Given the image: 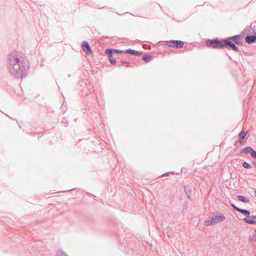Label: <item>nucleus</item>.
Listing matches in <instances>:
<instances>
[{
    "instance_id": "nucleus-15",
    "label": "nucleus",
    "mask_w": 256,
    "mask_h": 256,
    "mask_svg": "<svg viewBox=\"0 0 256 256\" xmlns=\"http://www.w3.org/2000/svg\"><path fill=\"white\" fill-rule=\"evenodd\" d=\"M110 50H112V52L113 54H126L124 52V51H123L122 50H118V49H114L112 48H110Z\"/></svg>"
},
{
    "instance_id": "nucleus-5",
    "label": "nucleus",
    "mask_w": 256,
    "mask_h": 256,
    "mask_svg": "<svg viewBox=\"0 0 256 256\" xmlns=\"http://www.w3.org/2000/svg\"><path fill=\"white\" fill-rule=\"evenodd\" d=\"M166 44L169 47L180 48L184 46V42L180 40H170L166 42Z\"/></svg>"
},
{
    "instance_id": "nucleus-30",
    "label": "nucleus",
    "mask_w": 256,
    "mask_h": 256,
    "mask_svg": "<svg viewBox=\"0 0 256 256\" xmlns=\"http://www.w3.org/2000/svg\"><path fill=\"white\" fill-rule=\"evenodd\" d=\"M168 172L166 173V174H163V176H168Z\"/></svg>"
},
{
    "instance_id": "nucleus-13",
    "label": "nucleus",
    "mask_w": 256,
    "mask_h": 256,
    "mask_svg": "<svg viewBox=\"0 0 256 256\" xmlns=\"http://www.w3.org/2000/svg\"><path fill=\"white\" fill-rule=\"evenodd\" d=\"M152 58L153 57L152 56L148 54H145L142 58V60L146 62H148L152 60Z\"/></svg>"
},
{
    "instance_id": "nucleus-11",
    "label": "nucleus",
    "mask_w": 256,
    "mask_h": 256,
    "mask_svg": "<svg viewBox=\"0 0 256 256\" xmlns=\"http://www.w3.org/2000/svg\"><path fill=\"white\" fill-rule=\"evenodd\" d=\"M236 198L238 200L243 202L246 203L250 202V200L248 198L243 196L238 195L236 196Z\"/></svg>"
},
{
    "instance_id": "nucleus-10",
    "label": "nucleus",
    "mask_w": 256,
    "mask_h": 256,
    "mask_svg": "<svg viewBox=\"0 0 256 256\" xmlns=\"http://www.w3.org/2000/svg\"><path fill=\"white\" fill-rule=\"evenodd\" d=\"M252 149L253 148L250 146H247V147L242 148L240 150V154H242L243 152H245L246 154L250 153L251 154V152H252Z\"/></svg>"
},
{
    "instance_id": "nucleus-16",
    "label": "nucleus",
    "mask_w": 256,
    "mask_h": 256,
    "mask_svg": "<svg viewBox=\"0 0 256 256\" xmlns=\"http://www.w3.org/2000/svg\"><path fill=\"white\" fill-rule=\"evenodd\" d=\"M248 133V131L244 132V130L241 131L240 134H238L239 138L240 140H243L245 138L247 134Z\"/></svg>"
},
{
    "instance_id": "nucleus-22",
    "label": "nucleus",
    "mask_w": 256,
    "mask_h": 256,
    "mask_svg": "<svg viewBox=\"0 0 256 256\" xmlns=\"http://www.w3.org/2000/svg\"><path fill=\"white\" fill-rule=\"evenodd\" d=\"M232 206L236 210L239 212L240 208H238V206H236L234 204L231 203Z\"/></svg>"
},
{
    "instance_id": "nucleus-12",
    "label": "nucleus",
    "mask_w": 256,
    "mask_h": 256,
    "mask_svg": "<svg viewBox=\"0 0 256 256\" xmlns=\"http://www.w3.org/2000/svg\"><path fill=\"white\" fill-rule=\"evenodd\" d=\"M239 212L244 214L246 217H250V211L248 210H246L243 208H240Z\"/></svg>"
},
{
    "instance_id": "nucleus-4",
    "label": "nucleus",
    "mask_w": 256,
    "mask_h": 256,
    "mask_svg": "<svg viewBox=\"0 0 256 256\" xmlns=\"http://www.w3.org/2000/svg\"><path fill=\"white\" fill-rule=\"evenodd\" d=\"M225 216L222 213H218L211 218L210 220H208L206 224H216L218 222L224 220Z\"/></svg>"
},
{
    "instance_id": "nucleus-28",
    "label": "nucleus",
    "mask_w": 256,
    "mask_h": 256,
    "mask_svg": "<svg viewBox=\"0 0 256 256\" xmlns=\"http://www.w3.org/2000/svg\"><path fill=\"white\" fill-rule=\"evenodd\" d=\"M252 164L256 166V160H252Z\"/></svg>"
},
{
    "instance_id": "nucleus-1",
    "label": "nucleus",
    "mask_w": 256,
    "mask_h": 256,
    "mask_svg": "<svg viewBox=\"0 0 256 256\" xmlns=\"http://www.w3.org/2000/svg\"><path fill=\"white\" fill-rule=\"evenodd\" d=\"M7 64L10 73L17 78L22 77L30 68L28 62L24 60L22 53L17 51L8 55Z\"/></svg>"
},
{
    "instance_id": "nucleus-8",
    "label": "nucleus",
    "mask_w": 256,
    "mask_h": 256,
    "mask_svg": "<svg viewBox=\"0 0 256 256\" xmlns=\"http://www.w3.org/2000/svg\"><path fill=\"white\" fill-rule=\"evenodd\" d=\"M245 40L248 44L254 43L256 42V32L252 35H247L245 38Z\"/></svg>"
},
{
    "instance_id": "nucleus-23",
    "label": "nucleus",
    "mask_w": 256,
    "mask_h": 256,
    "mask_svg": "<svg viewBox=\"0 0 256 256\" xmlns=\"http://www.w3.org/2000/svg\"><path fill=\"white\" fill-rule=\"evenodd\" d=\"M122 63L123 64H126V66H130V62H127V61L122 60Z\"/></svg>"
},
{
    "instance_id": "nucleus-25",
    "label": "nucleus",
    "mask_w": 256,
    "mask_h": 256,
    "mask_svg": "<svg viewBox=\"0 0 256 256\" xmlns=\"http://www.w3.org/2000/svg\"><path fill=\"white\" fill-rule=\"evenodd\" d=\"M186 208H187V204H186L185 208H183V210H182L183 213L186 212Z\"/></svg>"
},
{
    "instance_id": "nucleus-18",
    "label": "nucleus",
    "mask_w": 256,
    "mask_h": 256,
    "mask_svg": "<svg viewBox=\"0 0 256 256\" xmlns=\"http://www.w3.org/2000/svg\"><path fill=\"white\" fill-rule=\"evenodd\" d=\"M242 166L244 168L246 169H250L252 168V166L246 162H242Z\"/></svg>"
},
{
    "instance_id": "nucleus-21",
    "label": "nucleus",
    "mask_w": 256,
    "mask_h": 256,
    "mask_svg": "<svg viewBox=\"0 0 256 256\" xmlns=\"http://www.w3.org/2000/svg\"><path fill=\"white\" fill-rule=\"evenodd\" d=\"M250 154L252 158H256V150L252 149Z\"/></svg>"
},
{
    "instance_id": "nucleus-3",
    "label": "nucleus",
    "mask_w": 256,
    "mask_h": 256,
    "mask_svg": "<svg viewBox=\"0 0 256 256\" xmlns=\"http://www.w3.org/2000/svg\"><path fill=\"white\" fill-rule=\"evenodd\" d=\"M226 38L220 39L214 38L212 40L208 39L206 40V45L208 47L213 49H223L225 47L228 46V44L226 42Z\"/></svg>"
},
{
    "instance_id": "nucleus-27",
    "label": "nucleus",
    "mask_w": 256,
    "mask_h": 256,
    "mask_svg": "<svg viewBox=\"0 0 256 256\" xmlns=\"http://www.w3.org/2000/svg\"><path fill=\"white\" fill-rule=\"evenodd\" d=\"M250 218H256V215L250 216Z\"/></svg>"
},
{
    "instance_id": "nucleus-26",
    "label": "nucleus",
    "mask_w": 256,
    "mask_h": 256,
    "mask_svg": "<svg viewBox=\"0 0 256 256\" xmlns=\"http://www.w3.org/2000/svg\"><path fill=\"white\" fill-rule=\"evenodd\" d=\"M122 65H123V64L122 63V60H120V62H119L118 64H117V66H122Z\"/></svg>"
},
{
    "instance_id": "nucleus-6",
    "label": "nucleus",
    "mask_w": 256,
    "mask_h": 256,
    "mask_svg": "<svg viewBox=\"0 0 256 256\" xmlns=\"http://www.w3.org/2000/svg\"><path fill=\"white\" fill-rule=\"evenodd\" d=\"M105 54L108 55V60L112 64H115L116 63V58L113 57V53L112 50L110 48H107L105 50Z\"/></svg>"
},
{
    "instance_id": "nucleus-34",
    "label": "nucleus",
    "mask_w": 256,
    "mask_h": 256,
    "mask_svg": "<svg viewBox=\"0 0 256 256\" xmlns=\"http://www.w3.org/2000/svg\"><path fill=\"white\" fill-rule=\"evenodd\" d=\"M255 192H256V194H255V196H256V191Z\"/></svg>"
},
{
    "instance_id": "nucleus-9",
    "label": "nucleus",
    "mask_w": 256,
    "mask_h": 256,
    "mask_svg": "<svg viewBox=\"0 0 256 256\" xmlns=\"http://www.w3.org/2000/svg\"><path fill=\"white\" fill-rule=\"evenodd\" d=\"M124 52L134 56H140L142 54L141 52L130 48L126 50Z\"/></svg>"
},
{
    "instance_id": "nucleus-32",
    "label": "nucleus",
    "mask_w": 256,
    "mask_h": 256,
    "mask_svg": "<svg viewBox=\"0 0 256 256\" xmlns=\"http://www.w3.org/2000/svg\"><path fill=\"white\" fill-rule=\"evenodd\" d=\"M168 236H171V234H168Z\"/></svg>"
},
{
    "instance_id": "nucleus-19",
    "label": "nucleus",
    "mask_w": 256,
    "mask_h": 256,
    "mask_svg": "<svg viewBox=\"0 0 256 256\" xmlns=\"http://www.w3.org/2000/svg\"><path fill=\"white\" fill-rule=\"evenodd\" d=\"M249 240L250 242L256 241V236L255 233L250 236Z\"/></svg>"
},
{
    "instance_id": "nucleus-31",
    "label": "nucleus",
    "mask_w": 256,
    "mask_h": 256,
    "mask_svg": "<svg viewBox=\"0 0 256 256\" xmlns=\"http://www.w3.org/2000/svg\"><path fill=\"white\" fill-rule=\"evenodd\" d=\"M132 15H133L134 16H138V15H137V14H136H136H132Z\"/></svg>"
},
{
    "instance_id": "nucleus-14",
    "label": "nucleus",
    "mask_w": 256,
    "mask_h": 256,
    "mask_svg": "<svg viewBox=\"0 0 256 256\" xmlns=\"http://www.w3.org/2000/svg\"><path fill=\"white\" fill-rule=\"evenodd\" d=\"M248 217L244 218V220L245 222L247 223L248 224H256V221L255 220L250 219L248 218Z\"/></svg>"
},
{
    "instance_id": "nucleus-20",
    "label": "nucleus",
    "mask_w": 256,
    "mask_h": 256,
    "mask_svg": "<svg viewBox=\"0 0 256 256\" xmlns=\"http://www.w3.org/2000/svg\"><path fill=\"white\" fill-rule=\"evenodd\" d=\"M56 256H68L62 250H59L56 253Z\"/></svg>"
},
{
    "instance_id": "nucleus-2",
    "label": "nucleus",
    "mask_w": 256,
    "mask_h": 256,
    "mask_svg": "<svg viewBox=\"0 0 256 256\" xmlns=\"http://www.w3.org/2000/svg\"><path fill=\"white\" fill-rule=\"evenodd\" d=\"M252 29L251 26H246L244 28L245 32H242L241 34H237L226 38V42L228 44V47L235 52H239V50L236 44L237 45L242 44V36L246 32L251 33Z\"/></svg>"
},
{
    "instance_id": "nucleus-24",
    "label": "nucleus",
    "mask_w": 256,
    "mask_h": 256,
    "mask_svg": "<svg viewBox=\"0 0 256 256\" xmlns=\"http://www.w3.org/2000/svg\"><path fill=\"white\" fill-rule=\"evenodd\" d=\"M62 122L64 123V124H66V125L65 126H66L68 124V121L65 118H63V120L62 121Z\"/></svg>"
},
{
    "instance_id": "nucleus-29",
    "label": "nucleus",
    "mask_w": 256,
    "mask_h": 256,
    "mask_svg": "<svg viewBox=\"0 0 256 256\" xmlns=\"http://www.w3.org/2000/svg\"><path fill=\"white\" fill-rule=\"evenodd\" d=\"M148 48L150 50L151 48V46H148Z\"/></svg>"
},
{
    "instance_id": "nucleus-33",
    "label": "nucleus",
    "mask_w": 256,
    "mask_h": 256,
    "mask_svg": "<svg viewBox=\"0 0 256 256\" xmlns=\"http://www.w3.org/2000/svg\"><path fill=\"white\" fill-rule=\"evenodd\" d=\"M70 190H66L65 192H68L70 191Z\"/></svg>"
},
{
    "instance_id": "nucleus-17",
    "label": "nucleus",
    "mask_w": 256,
    "mask_h": 256,
    "mask_svg": "<svg viewBox=\"0 0 256 256\" xmlns=\"http://www.w3.org/2000/svg\"><path fill=\"white\" fill-rule=\"evenodd\" d=\"M185 193L189 199H191L192 190L190 189H187L184 187Z\"/></svg>"
},
{
    "instance_id": "nucleus-7",
    "label": "nucleus",
    "mask_w": 256,
    "mask_h": 256,
    "mask_svg": "<svg viewBox=\"0 0 256 256\" xmlns=\"http://www.w3.org/2000/svg\"><path fill=\"white\" fill-rule=\"evenodd\" d=\"M82 48L83 51L86 53V54L89 55L92 53V51L91 48L88 42H83L82 44Z\"/></svg>"
}]
</instances>
